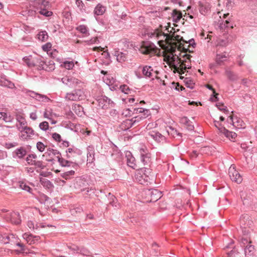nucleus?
<instances>
[{
    "label": "nucleus",
    "instance_id": "nucleus-1",
    "mask_svg": "<svg viewBox=\"0 0 257 257\" xmlns=\"http://www.w3.org/2000/svg\"><path fill=\"white\" fill-rule=\"evenodd\" d=\"M85 94L83 90L81 89H75L72 92L67 93L65 99L70 101H78L84 99Z\"/></svg>",
    "mask_w": 257,
    "mask_h": 257
},
{
    "label": "nucleus",
    "instance_id": "nucleus-2",
    "mask_svg": "<svg viewBox=\"0 0 257 257\" xmlns=\"http://www.w3.org/2000/svg\"><path fill=\"white\" fill-rule=\"evenodd\" d=\"M98 105L103 109H106L114 106V102L108 97L101 96L97 99Z\"/></svg>",
    "mask_w": 257,
    "mask_h": 257
},
{
    "label": "nucleus",
    "instance_id": "nucleus-3",
    "mask_svg": "<svg viewBox=\"0 0 257 257\" xmlns=\"http://www.w3.org/2000/svg\"><path fill=\"white\" fill-rule=\"evenodd\" d=\"M228 174L232 181L236 182L237 184H239L242 182V177L238 172L235 169L234 167L232 166V165H231L229 168Z\"/></svg>",
    "mask_w": 257,
    "mask_h": 257
},
{
    "label": "nucleus",
    "instance_id": "nucleus-4",
    "mask_svg": "<svg viewBox=\"0 0 257 257\" xmlns=\"http://www.w3.org/2000/svg\"><path fill=\"white\" fill-rule=\"evenodd\" d=\"M66 152V158L75 161H76V158L82 154V151L74 146L68 148Z\"/></svg>",
    "mask_w": 257,
    "mask_h": 257
},
{
    "label": "nucleus",
    "instance_id": "nucleus-5",
    "mask_svg": "<svg viewBox=\"0 0 257 257\" xmlns=\"http://www.w3.org/2000/svg\"><path fill=\"white\" fill-rule=\"evenodd\" d=\"M63 83L71 88H74L78 85L81 81L77 78L71 76H65L61 79Z\"/></svg>",
    "mask_w": 257,
    "mask_h": 257
},
{
    "label": "nucleus",
    "instance_id": "nucleus-6",
    "mask_svg": "<svg viewBox=\"0 0 257 257\" xmlns=\"http://www.w3.org/2000/svg\"><path fill=\"white\" fill-rule=\"evenodd\" d=\"M155 46L150 42L144 43L141 47V51L144 54H149L154 51Z\"/></svg>",
    "mask_w": 257,
    "mask_h": 257
},
{
    "label": "nucleus",
    "instance_id": "nucleus-7",
    "mask_svg": "<svg viewBox=\"0 0 257 257\" xmlns=\"http://www.w3.org/2000/svg\"><path fill=\"white\" fill-rule=\"evenodd\" d=\"M56 158L60 165L62 167H69L72 165V167L74 168H75L76 167H77L78 166L77 163L73 162V161H71L66 160L64 158H62L61 156H57Z\"/></svg>",
    "mask_w": 257,
    "mask_h": 257
},
{
    "label": "nucleus",
    "instance_id": "nucleus-8",
    "mask_svg": "<svg viewBox=\"0 0 257 257\" xmlns=\"http://www.w3.org/2000/svg\"><path fill=\"white\" fill-rule=\"evenodd\" d=\"M150 115L151 113L150 110H145L144 113L140 114L136 116L133 117L131 119V120L132 121L133 125H134L139 123L143 119L147 118Z\"/></svg>",
    "mask_w": 257,
    "mask_h": 257
},
{
    "label": "nucleus",
    "instance_id": "nucleus-9",
    "mask_svg": "<svg viewBox=\"0 0 257 257\" xmlns=\"http://www.w3.org/2000/svg\"><path fill=\"white\" fill-rule=\"evenodd\" d=\"M219 132L223 134L226 138H228L230 141L234 142V140L237 136L235 133L230 132L226 130L224 127H219Z\"/></svg>",
    "mask_w": 257,
    "mask_h": 257
},
{
    "label": "nucleus",
    "instance_id": "nucleus-10",
    "mask_svg": "<svg viewBox=\"0 0 257 257\" xmlns=\"http://www.w3.org/2000/svg\"><path fill=\"white\" fill-rule=\"evenodd\" d=\"M35 5L37 11L45 8H49L50 7L49 2L46 0H37L35 2Z\"/></svg>",
    "mask_w": 257,
    "mask_h": 257
},
{
    "label": "nucleus",
    "instance_id": "nucleus-11",
    "mask_svg": "<svg viewBox=\"0 0 257 257\" xmlns=\"http://www.w3.org/2000/svg\"><path fill=\"white\" fill-rule=\"evenodd\" d=\"M149 136L152 138L155 141L157 142H161L165 140V138L159 132L157 131H150L149 133Z\"/></svg>",
    "mask_w": 257,
    "mask_h": 257
},
{
    "label": "nucleus",
    "instance_id": "nucleus-12",
    "mask_svg": "<svg viewBox=\"0 0 257 257\" xmlns=\"http://www.w3.org/2000/svg\"><path fill=\"white\" fill-rule=\"evenodd\" d=\"M139 69H142L143 75L145 77L151 78L152 77V72L153 71V68L150 66L146 65L143 67L140 66Z\"/></svg>",
    "mask_w": 257,
    "mask_h": 257
},
{
    "label": "nucleus",
    "instance_id": "nucleus-13",
    "mask_svg": "<svg viewBox=\"0 0 257 257\" xmlns=\"http://www.w3.org/2000/svg\"><path fill=\"white\" fill-rule=\"evenodd\" d=\"M11 221L15 224L18 225L21 223V216L19 212H14L11 213L10 216Z\"/></svg>",
    "mask_w": 257,
    "mask_h": 257
},
{
    "label": "nucleus",
    "instance_id": "nucleus-14",
    "mask_svg": "<svg viewBox=\"0 0 257 257\" xmlns=\"http://www.w3.org/2000/svg\"><path fill=\"white\" fill-rule=\"evenodd\" d=\"M27 152L23 147L17 149L13 153V156L14 158H18L19 159L23 158L26 155Z\"/></svg>",
    "mask_w": 257,
    "mask_h": 257
},
{
    "label": "nucleus",
    "instance_id": "nucleus-15",
    "mask_svg": "<svg viewBox=\"0 0 257 257\" xmlns=\"http://www.w3.org/2000/svg\"><path fill=\"white\" fill-rule=\"evenodd\" d=\"M87 158V161L88 163H92L94 161V150L93 147H88Z\"/></svg>",
    "mask_w": 257,
    "mask_h": 257
},
{
    "label": "nucleus",
    "instance_id": "nucleus-16",
    "mask_svg": "<svg viewBox=\"0 0 257 257\" xmlns=\"http://www.w3.org/2000/svg\"><path fill=\"white\" fill-rule=\"evenodd\" d=\"M114 56L116 57V60L120 63L124 62L127 59V54L119 51H115Z\"/></svg>",
    "mask_w": 257,
    "mask_h": 257
},
{
    "label": "nucleus",
    "instance_id": "nucleus-17",
    "mask_svg": "<svg viewBox=\"0 0 257 257\" xmlns=\"http://www.w3.org/2000/svg\"><path fill=\"white\" fill-rule=\"evenodd\" d=\"M134 126L131 119H125L119 125V128L121 131H126Z\"/></svg>",
    "mask_w": 257,
    "mask_h": 257
},
{
    "label": "nucleus",
    "instance_id": "nucleus-18",
    "mask_svg": "<svg viewBox=\"0 0 257 257\" xmlns=\"http://www.w3.org/2000/svg\"><path fill=\"white\" fill-rule=\"evenodd\" d=\"M244 254L246 257H251L254 252V246L248 244L244 248Z\"/></svg>",
    "mask_w": 257,
    "mask_h": 257
},
{
    "label": "nucleus",
    "instance_id": "nucleus-19",
    "mask_svg": "<svg viewBox=\"0 0 257 257\" xmlns=\"http://www.w3.org/2000/svg\"><path fill=\"white\" fill-rule=\"evenodd\" d=\"M72 109L79 116H82L84 114L83 107L79 104H76L73 105Z\"/></svg>",
    "mask_w": 257,
    "mask_h": 257
},
{
    "label": "nucleus",
    "instance_id": "nucleus-20",
    "mask_svg": "<svg viewBox=\"0 0 257 257\" xmlns=\"http://www.w3.org/2000/svg\"><path fill=\"white\" fill-rule=\"evenodd\" d=\"M19 130L21 132H24L27 135V137H31L32 136L34 135V130L30 127L28 126H24L22 127L19 128Z\"/></svg>",
    "mask_w": 257,
    "mask_h": 257
},
{
    "label": "nucleus",
    "instance_id": "nucleus-21",
    "mask_svg": "<svg viewBox=\"0 0 257 257\" xmlns=\"http://www.w3.org/2000/svg\"><path fill=\"white\" fill-rule=\"evenodd\" d=\"M219 27L220 30H224L226 28H233V25L230 22V19H227L224 21H222V22L219 23Z\"/></svg>",
    "mask_w": 257,
    "mask_h": 257
},
{
    "label": "nucleus",
    "instance_id": "nucleus-22",
    "mask_svg": "<svg viewBox=\"0 0 257 257\" xmlns=\"http://www.w3.org/2000/svg\"><path fill=\"white\" fill-rule=\"evenodd\" d=\"M74 175L75 171L74 170L67 171L60 174L61 176L66 180L71 179Z\"/></svg>",
    "mask_w": 257,
    "mask_h": 257
},
{
    "label": "nucleus",
    "instance_id": "nucleus-23",
    "mask_svg": "<svg viewBox=\"0 0 257 257\" xmlns=\"http://www.w3.org/2000/svg\"><path fill=\"white\" fill-rule=\"evenodd\" d=\"M191 66L189 65H186L184 63L181 62L179 64V67H176V69L178 73L180 74H182L184 73V71L187 69H190Z\"/></svg>",
    "mask_w": 257,
    "mask_h": 257
},
{
    "label": "nucleus",
    "instance_id": "nucleus-24",
    "mask_svg": "<svg viewBox=\"0 0 257 257\" xmlns=\"http://www.w3.org/2000/svg\"><path fill=\"white\" fill-rule=\"evenodd\" d=\"M37 199L42 204L50 203V198L45 194H41L37 197Z\"/></svg>",
    "mask_w": 257,
    "mask_h": 257
},
{
    "label": "nucleus",
    "instance_id": "nucleus-25",
    "mask_svg": "<svg viewBox=\"0 0 257 257\" xmlns=\"http://www.w3.org/2000/svg\"><path fill=\"white\" fill-rule=\"evenodd\" d=\"M76 4L78 8L79 9L80 11L82 13H88L89 12V11H88L86 9V8L84 4V3L82 2L81 0H76Z\"/></svg>",
    "mask_w": 257,
    "mask_h": 257
},
{
    "label": "nucleus",
    "instance_id": "nucleus-26",
    "mask_svg": "<svg viewBox=\"0 0 257 257\" xmlns=\"http://www.w3.org/2000/svg\"><path fill=\"white\" fill-rule=\"evenodd\" d=\"M182 17V13L177 11V10H174L172 12V17L174 21L177 23L178 22Z\"/></svg>",
    "mask_w": 257,
    "mask_h": 257
},
{
    "label": "nucleus",
    "instance_id": "nucleus-27",
    "mask_svg": "<svg viewBox=\"0 0 257 257\" xmlns=\"http://www.w3.org/2000/svg\"><path fill=\"white\" fill-rule=\"evenodd\" d=\"M105 11V7L100 4H98L95 8L94 13L97 15H101Z\"/></svg>",
    "mask_w": 257,
    "mask_h": 257
},
{
    "label": "nucleus",
    "instance_id": "nucleus-28",
    "mask_svg": "<svg viewBox=\"0 0 257 257\" xmlns=\"http://www.w3.org/2000/svg\"><path fill=\"white\" fill-rule=\"evenodd\" d=\"M38 39L42 42L46 41L48 39V35L46 31H41L38 34Z\"/></svg>",
    "mask_w": 257,
    "mask_h": 257
},
{
    "label": "nucleus",
    "instance_id": "nucleus-29",
    "mask_svg": "<svg viewBox=\"0 0 257 257\" xmlns=\"http://www.w3.org/2000/svg\"><path fill=\"white\" fill-rule=\"evenodd\" d=\"M149 35L151 37H155L158 38L162 35H164V37H166L167 36L166 34H165L159 29H155V30H154L153 32H151L150 33H149Z\"/></svg>",
    "mask_w": 257,
    "mask_h": 257
},
{
    "label": "nucleus",
    "instance_id": "nucleus-30",
    "mask_svg": "<svg viewBox=\"0 0 257 257\" xmlns=\"http://www.w3.org/2000/svg\"><path fill=\"white\" fill-rule=\"evenodd\" d=\"M46 62V67L45 70L47 71H52L55 68V63L53 60H49L48 62Z\"/></svg>",
    "mask_w": 257,
    "mask_h": 257
},
{
    "label": "nucleus",
    "instance_id": "nucleus-31",
    "mask_svg": "<svg viewBox=\"0 0 257 257\" xmlns=\"http://www.w3.org/2000/svg\"><path fill=\"white\" fill-rule=\"evenodd\" d=\"M210 7L208 4H202L200 5L199 10L201 14L205 15L208 11L210 10Z\"/></svg>",
    "mask_w": 257,
    "mask_h": 257
},
{
    "label": "nucleus",
    "instance_id": "nucleus-32",
    "mask_svg": "<svg viewBox=\"0 0 257 257\" xmlns=\"http://www.w3.org/2000/svg\"><path fill=\"white\" fill-rule=\"evenodd\" d=\"M228 55L225 54H217L216 57V62L217 64L221 65L222 63L226 59Z\"/></svg>",
    "mask_w": 257,
    "mask_h": 257
},
{
    "label": "nucleus",
    "instance_id": "nucleus-33",
    "mask_svg": "<svg viewBox=\"0 0 257 257\" xmlns=\"http://www.w3.org/2000/svg\"><path fill=\"white\" fill-rule=\"evenodd\" d=\"M48 9L49 8H45L37 12L38 13L46 17H49L52 15L53 13L51 11H48Z\"/></svg>",
    "mask_w": 257,
    "mask_h": 257
},
{
    "label": "nucleus",
    "instance_id": "nucleus-34",
    "mask_svg": "<svg viewBox=\"0 0 257 257\" xmlns=\"http://www.w3.org/2000/svg\"><path fill=\"white\" fill-rule=\"evenodd\" d=\"M135 161V158L133 157L131 154L127 156V164L128 166L134 168V166L135 165L134 163Z\"/></svg>",
    "mask_w": 257,
    "mask_h": 257
},
{
    "label": "nucleus",
    "instance_id": "nucleus-35",
    "mask_svg": "<svg viewBox=\"0 0 257 257\" xmlns=\"http://www.w3.org/2000/svg\"><path fill=\"white\" fill-rule=\"evenodd\" d=\"M226 75L228 79L231 81H235L238 79V77L236 75L234 74L232 71L226 70Z\"/></svg>",
    "mask_w": 257,
    "mask_h": 257
},
{
    "label": "nucleus",
    "instance_id": "nucleus-36",
    "mask_svg": "<svg viewBox=\"0 0 257 257\" xmlns=\"http://www.w3.org/2000/svg\"><path fill=\"white\" fill-rule=\"evenodd\" d=\"M76 30L83 34L87 35L88 34V28L83 25H80L76 28Z\"/></svg>",
    "mask_w": 257,
    "mask_h": 257
},
{
    "label": "nucleus",
    "instance_id": "nucleus-37",
    "mask_svg": "<svg viewBox=\"0 0 257 257\" xmlns=\"http://www.w3.org/2000/svg\"><path fill=\"white\" fill-rule=\"evenodd\" d=\"M38 65L36 64L37 66V69L38 70H45L46 67V62L41 60V59H39L37 60Z\"/></svg>",
    "mask_w": 257,
    "mask_h": 257
},
{
    "label": "nucleus",
    "instance_id": "nucleus-38",
    "mask_svg": "<svg viewBox=\"0 0 257 257\" xmlns=\"http://www.w3.org/2000/svg\"><path fill=\"white\" fill-rule=\"evenodd\" d=\"M132 109L133 110L132 114H138V113H144L145 110H149L147 109H144L141 107H132Z\"/></svg>",
    "mask_w": 257,
    "mask_h": 257
},
{
    "label": "nucleus",
    "instance_id": "nucleus-39",
    "mask_svg": "<svg viewBox=\"0 0 257 257\" xmlns=\"http://www.w3.org/2000/svg\"><path fill=\"white\" fill-rule=\"evenodd\" d=\"M61 66H63L64 68L68 70L72 69L74 66V63L72 61H65L64 62L63 64L61 65Z\"/></svg>",
    "mask_w": 257,
    "mask_h": 257
},
{
    "label": "nucleus",
    "instance_id": "nucleus-40",
    "mask_svg": "<svg viewBox=\"0 0 257 257\" xmlns=\"http://www.w3.org/2000/svg\"><path fill=\"white\" fill-rule=\"evenodd\" d=\"M19 186L21 189L28 192H30L32 190L31 188L25 182L20 183Z\"/></svg>",
    "mask_w": 257,
    "mask_h": 257
},
{
    "label": "nucleus",
    "instance_id": "nucleus-41",
    "mask_svg": "<svg viewBox=\"0 0 257 257\" xmlns=\"http://www.w3.org/2000/svg\"><path fill=\"white\" fill-rule=\"evenodd\" d=\"M249 6L252 12L257 14V0H252V2L249 3Z\"/></svg>",
    "mask_w": 257,
    "mask_h": 257
},
{
    "label": "nucleus",
    "instance_id": "nucleus-42",
    "mask_svg": "<svg viewBox=\"0 0 257 257\" xmlns=\"http://www.w3.org/2000/svg\"><path fill=\"white\" fill-rule=\"evenodd\" d=\"M78 253L83 255H90V251L84 247H79Z\"/></svg>",
    "mask_w": 257,
    "mask_h": 257
},
{
    "label": "nucleus",
    "instance_id": "nucleus-43",
    "mask_svg": "<svg viewBox=\"0 0 257 257\" xmlns=\"http://www.w3.org/2000/svg\"><path fill=\"white\" fill-rule=\"evenodd\" d=\"M121 91L125 94H131L132 90L130 89L128 86L126 85H122L120 86Z\"/></svg>",
    "mask_w": 257,
    "mask_h": 257
},
{
    "label": "nucleus",
    "instance_id": "nucleus-44",
    "mask_svg": "<svg viewBox=\"0 0 257 257\" xmlns=\"http://www.w3.org/2000/svg\"><path fill=\"white\" fill-rule=\"evenodd\" d=\"M216 106L217 107L218 109L222 111L224 113H228L229 112V110L227 109V107L224 105L223 104L218 103L216 104Z\"/></svg>",
    "mask_w": 257,
    "mask_h": 257
},
{
    "label": "nucleus",
    "instance_id": "nucleus-45",
    "mask_svg": "<svg viewBox=\"0 0 257 257\" xmlns=\"http://www.w3.org/2000/svg\"><path fill=\"white\" fill-rule=\"evenodd\" d=\"M141 161L144 165L148 164L150 162V156L148 154H143L141 155Z\"/></svg>",
    "mask_w": 257,
    "mask_h": 257
},
{
    "label": "nucleus",
    "instance_id": "nucleus-46",
    "mask_svg": "<svg viewBox=\"0 0 257 257\" xmlns=\"http://www.w3.org/2000/svg\"><path fill=\"white\" fill-rule=\"evenodd\" d=\"M174 190H178L181 193L185 192H190V190L189 188H185L181 185H177L174 189Z\"/></svg>",
    "mask_w": 257,
    "mask_h": 257
},
{
    "label": "nucleus",
    "instance_id": "nucleus-47",
    "mask_svg": "<svg viewBox=\"0 0 257 257\" xmlns=\"http://www.w3.org/2000/svg\"><path fill=\"white\" fill-rule=\"evenodd\" d=\"M104 81L108 85L110 86L114 83V79L112 77L108 76L106 77Z\"/></svg>",
    "mask_w": 257,
    "mask_h": 257
},
{
    "label": "nucleus",
    "instance_id": "nucleus-48",
    "mask_svg": "<svg viewBox=\"0 0 257 257\" xmlns=\"http://www.w3.org/2000/svg\"><path fill=\"white\" fill-rule=\"evenodd\" d=\"M17 120L20 123L21 127L25 126V125L26 124V121L25 120V118L19 115L17 116Z\"/></svg>",
    "mask_w": 257,
    "mask_h": 257
},
{
    "label": "nucleus",
    "instance_id": "nucleus-49",
    "mask_svg": "<svg viewBox=\"0 0 257 257\" xmlns=\"http://www.w3.org/2000/svg\"><path fill=\"white\" fill-rule=\"evenodd\" d=\"M72 215H75L77 213H81L83 211L82 207L81 206L77 207L70 210Z\"/></svg>",
    "mask_w": 257,
    "mask_h": 257
},
{
    "label": "nucleus",
    "instance_id": "nucleus-50",
    "mask_svg": "<svg viewBox=\"0 0 257 257\" xmlns=\"http://www.w3.org/2000/svg\"><path fill=\"white\" fill-rule=\"evenodd\" d=\"M14 235L12 234L9 235H6L3 236V239L2 240L5 244L8 243L9 241H10L11 238H14Z\"/></svg>",
    "mask_w": 257,
    "mask_h": 257
},
{
    "label": "nucleus",
    "instance_id": "nucleus-51",
    "mask_svg": "<svg viewBox=\"0 0 257 257\" xmlns=\"http://www.w3.org/2000/svg\"><path fill=\"white\" fill-rule=\"evenodd\" d=\"M13 117L9 114L5 112V114L4 117V119L3 120L5 121L6 122H11L13 120Z\"/></svg>",
    "mask_w": 257,
    "mask_h": 257
},
{
    "label": "nucleus",
    "instance_id": "nucleus-52",
    "mask_svg": "<svg viewBox=\"0 0 257 257\" xmlns=\"http://www.w3.org/2000/svg\"><path fill=\"white\" fill-rule=\"evenodd\" d=\"M228 38L227 39H220L218 42V45L222 47H225L229 43Z\"/></svg>",
    "mask_w": 257,
    "mask_h": 257
},
{
    "label": "nucleus",
    "instance_id": "nucleus-53",
    "mask_svg": "<svg viewBox=\"0 0 257 257\" xmlns=\"http://www.w3.org/2000/svg\"><path fill=\"white\" fill-rule=\"evenodd\" d=\"M39 127L43 131H46L48 129L49 123L47 121H43L40 123Z\"/></svg>",
    "mask_w": 257,
    "mask_h": 257
},
{
    "label": "nucleus",
    "instance_id": "nucleus-54",
    "mask_svg": "<svg viewBox=\"0 0 257 257\" xmlns=\"http://www.w3.org/2000/svg\"><path fill=\"white\" fill-rule=\"evenodd\" d=\"M250 241L248 240V239L246 238H242L240 241V246L244 248L245 246L248 244H250Z\"/></svg>",
    "mask_w": 257,
    "mask_h": 257
},
{
    "label": "nucleus",
    "instance_id": "nucleus-55",
    "mask_svg": "<svg viewBox=\"0 0 257 257\" xmlns=\"http://www.w3.org/2000/svg\"><path fill=\"white\" fill-rule=\"evenodd\" d=\"M226 247L228 248L229 246H227ZM229 248H232V249L230 251L227 253L228 257H232L233 256H235V254H237L238 253L237 252V250L234 248V247L229 246Z\"/></svg>",
    "mask_w": 257,
    "mask_h": 257
},
{
    "label": "nucleus",
    "instance_id": "nucleus-56",
    "mask_svg": "<svg viewBox=\"0 0 257 257\" xmlns=\"http://www.w3.org/2000/svg\"><path fill=\"white\" fill-rule=\"evenodd\" d=\"M35 99L38 100H39V101L41 100V99H43L42 100L45 101H48L49 100V99L48 98V97L47 96L44 95H42V94H39L38 93H37V97H36Z\"/></svg>",
    "mask_w": 257,
    "mask_h": 257
},
{
    "label": "nucleus",
    "instance_id": "nucleus-57",
    "mask_svg": "<svg viewBox=\"0 0 257 257\" xmlns=\"http://www.w3.org/2000/svg\"><path fill=\"white\" fill-rule=\"evenodd\" d=\"M132 112L133 110L132 109V108H127L123 110V112H122V115L125 116H131L133 115Z\"/></svg>",
    "mask_w": 257,
    "mask_h": 257
},
{
    "label": "nucleus",
    "instance_id": "nucleus-58",
    "mask_svg": "<svg viewBox=\"0 0 257 257\" xmlns=\"http://www.w3.org/2000/svg\"><path fill=\"white\" fill-rule=\"evenodd\" d=\"M47 151L50 152V153H49V155H50L51 154H52L54 155L61 156V153L56 150H54L53 149L49 148L47 149Z\"/></svg>",
    "mask_w": 257,
    "mask_h": 257
},
{
    "label": "nucleus",
    "instance_id": "nucleus-59",
    "mask_svg": "<svg viewBox=\"0 0 257 257\" xmlns=\"http://www.w3.org/2000/svg\"><path fill=\"white\" fill-rule=\"evenodd\" d=\"M37 148L40 152H42L44 151L45 146L43 143L39 142L37 143Z\"/></svg>",
    "mask_w": 257,
    "mask_h": 257
},
{
    "label": "nucleus",
    "instance_id": "nucleus-60",
    "mask_svg": "<svg viewBox=\"0 0 257 257\" xmlns=\"http://www.w3.org/2000/svg\"><path fill=\"white\" fill-rule=\"evenodd\" d=\"M23 237L24 239H26L28 243L30 241V240L32 239L33 237V235L32 234H28V233H25L23 235Z\"/></svg>",
    "mask_w": 257,
    "mask_h": 257
},
{
    "label": "nucleus",
    "instance_id": "nucleus-61",
    "mask_svg": "<svg viewBox=\"0 0 257 257\" xmlns=\"http://www.w3.org/2000/svg\"><path fill=\"white\" fill-rule=\"evenodd\" d=\"M51 46L50 43H47L42 46V49L44 51H48L51 48Z\"/></svg>",
    "mask_w": 257,
    "mask_h": 257
},
{
    "label": "nucleus",
    "instance_id": "nucleus-62",
    "mask_svg": "<svg viewBox=\"0 0 257 257\" xmlns=\"http://www.w3.org/2000/svg\"><path fill=\"white\" fill-rule=\"evenodd\" d=\"M52 138L57 142H61V136L56 133L52 134Z\"/></svg>",
    "mask_w": 257,
    "mask_h": 257
},
{
    "label": "nucleus",
    "instance_id": "nucleus-63",
    "mask_svg": "<svg viewBox=\"0 0 257 257\" xmlns=\"http://www.w3.org/2000/svg\"><path fill=\"white\" fill-rule=\"evenodd\" d=\"M26 93L27 94V95H29L30 97L33 98H35V99L36 97H37V93H36L34 91H31V90H27Z\"/></svg>",
    "mask_w": 257,
    "mask_h": 257
},
{
    "label": "nucleus",
    "instance_id": "nucleus-64",
    "mask_svg": "<svg viewBox=\"0 0 257 257\" xmlns=\"http://www.w3.org/2000/svg\"><path fill=\"white\" fill-rule=\"evenodd\" d=\"M185 125L186 128L189 131H192L194 128V125L192 124V122L190 120Z\"/></svg>",
    "mask_w": 257,
    "mask_h": 257
}]
</instances>
